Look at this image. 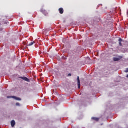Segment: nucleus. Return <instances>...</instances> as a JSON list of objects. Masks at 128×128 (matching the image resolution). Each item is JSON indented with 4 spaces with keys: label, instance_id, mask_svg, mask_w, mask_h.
Returning a JSON list of instances; mask_svg holds the SVG:
<instances>
[{
    "label": "nucleus",
    "instance_id": "1",
    "mask_svg": "<svg viewBox=\"0 0 128 128\" xmlns=\"http://www.w3.org/2000/svg\"><path fill=\"white\" fill-rule=\"evenodd\" d=\"M7 98H14V100H22V99L20 98H18L16 96H7Z\"/></svg>",
    "mask_w": 128,
    "mask_h": 128
},
{
    "label": "nucleus",
    "instance_id": "2",
    "mask_svg": "<svg viewBox=\"0 0 128 128\" xmlns=\"http://www.w3.org/2000/svg\"><path fill=\"white\" fill-rule=\"evenodd\" d=\"M122 56H119L118 58H114L113 60L114 62H118L120 60H122Z\"/></svg>",
    "mask_w": 128,
    "mask_h": 128
},
{
    "label": "nucleus",
    "instance_id": "3",
    "mask_svg": "<svg viewBox=\"0 0 128 128\" xmlns=\"http://www.w3.org/2000/svg\"><path fill=\"white\" fill-rule=\"evenodd\" d=\"M78 88H80V76L78 77Z\"/></svg>",
    "mask_w": 128,
    "mask_h": 128
},
{
    "label": "nucleus",
    "instance_id": "4",
    "mask_svg": "<svg viewBox=\"0 0 128 128\" xmlns=\"http://www.w3.org/2000/svg\"><path fill=\"white\" fill-rule=\"evenodd\" d=\"M21 78L23 80H25V82H30V79L26 77H22Z\"/></svg>",
    "mask_w": 128,
    "mask_h": 128
},
{
    "label": "nucleus",
    "instance_id": "5",
    "mask_svg": "<svg viewBox=\"0 0 128 128\" xmlns=\"http://www.w3.org/2000/svg\"><path fill=\"white\" fill-rule=\"evenodd\" d=\"M58 10H59V12H60V14H62L64 12V10L63 8H59Z\"/></svg>",
    "mask_w": 128,
    "mask_h": 128
},
{
    "label": "nucleus",
    "instance_id": "6",
    "mask_svg": "<svg viewBox=\"0 0 128 128\" xmlns=\"http://www.w3.org/2000/svg\"><path fill=\"white\" fill-rule=\"evenodd\" d=\"M34 44H36V42L34 41L33 42H32L30 44H28L27 46H34Z\"/></svg>",
    "mask_w": 128,
    "mask_h": 128
},
{
    "label": "nucleus",
    "instance_id": "7",
    "mask_svg": "<svg viewBox=\"0 0 128 128\" xmlns=\"http://www.w3.org/2000/svg\"><path fill=\"white\" fill-rule=\"evenodd\" d=\"M11 124H12V128H14V126H16V122L14 121V120H13L12 121Z\"/></svg>",
    "mask_w": 128,
    "mask_h": 128
},
{
    "label": "nucleus",
    "instance_id": "8",
    "mask_svg": "<svg viewBox=\"0 0 128 128\" xmlns=\"http://www.w3.org/2000/svg\"><path fill=\"white\" fill-rule=\"evenodd\" d=\"M118 40H119V46H122V40L120 38Z\"/></svg>",
    "mask_w": 128,
    "mask_h": 128
},
{
    "label": "nucleus",
    "instance_id": "9",
    "mask_svg": "<svg viewBox=\"0 0 128 128\" xmlns=\"http://www.w3.org/2000/svg\"><path fill=\"white\" fill-rule=\"evenodd\" d=\"M92 120H96V122H98L100 120V118L95 117L92 118Z\"/></svg>",
    "mask_w": 128,
    "mask_h": 128
},
{
    "label": "nucleus",
    "instance_id": "10",
    "mask_svg": "<svg viewBox=\"0 0 128 128\" xmlns=\"http://www.w3.org/2000/svg\"><path fill=\"white\" fill-rule=\"evenodd\" d=\"M124 72H126V74H128V68L126 69V70L124 71Z\"/></svg>",
    "mask_w": 128,
    "mask_h": 128
},
{
    "label": "nucleus",
    "instance_id": "11",
    "mask_svg": "<svg viewBox=\"0 0 128 128\" xmlns=\"http://www.w3.org/2000/svg\"><path fill=\"white\" fill-rule=\"evenodd\" d=\"M16 106H20V103H16Z\"/></svg>",
    "mask_w": 128,
    "mask_h": 128
},
{
    "label": "nucleus",
    "instance_id": "12",
    "mask_svg": "<svg viewBox=\"0 0 128 128\" xmlns=\"http://www.w3.org/2000/svg\"><path fill=\"white\" fill-rule=\"evenodd\" d=\"M68 76H72V74H68Z\"/></svg>",
    "mask_w": 128,
    "mask_h": 128
},
{
    "label": "nucleus",
    "instance_id": "13",
    "mask_svg": "<svg viewBox=\"0 0 128 128\" xmlns=\"http://www.w3.org/2000/svg\"><path fill=\"white\" fill-rule=\"evenodd\" d=\"M126 78H128V74L127 75Z\"/></svg>",
    "mask_w": 128,
    "mask_h": 128
}]
</instances>
